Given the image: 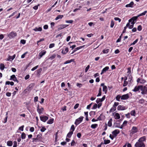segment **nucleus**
Segmentation results:
<instances>
[{"mask_svg":"<svg viewBox=\"0 0 147 147\" xmlns=\"http://www.w3.org/2000/svg\"><path fill=\"white\" fill-rule=\"evenodd\" d=\"M40 120L44 122H45L46 121L48 120V117L45 116H40Z\"/></svg>","mask_w":147,"mask_h":147,"instance_id":"6e6552de","label":"nucleus"},{"mask_svg":"<svg viewBox=\"0 0 147 147\" xmlns=\"http://www.w3.org/2000/svg\"><path fill=\"white\" fill-rule=\"evenodd\" d=\"M46 129V128L44 127H42L40 129V131L42 132H44Z\"/></svg>","mask_w":147,"mask_h":147,"instance_id":"a18cd8bd","label":"nucleus"},{"mask_svg":"<svg viewBox=\"0 0 147 147\" xmlns=\"http://www.w3.org/2000/svg\"><path fill=\"white\" fill-rule=\"evenodd\" d=\"M144 102V100L143 99H141L139 100V102L140 103L142 104H143Z\"/></svg>","mask_w":147,"mask_h":147,"instance_id":"de8ad7c7","label":"nucleus"},{"mask_svg":"<svg viewBox=\"0 0 147 147\" xmlns=\"http://www.w3.org/2000/svg\"><path fill=\"white\" fill-rule=\"evenodd\" d=\"M98 126V125L97 124H92L91 126V127L93 129H95Z\"/></svg>","mask_w":147,"mask_h":147,"instance_id":"473e14b6","label":"nucleus"},{"mask_svg":"<svg viewBox=\"0 0 147 147\" xmlns=\"http://www.w3.org/2000/svg\"><path fill=\"white\" fill-rule=\"evenodd\" d=\"M85 46V45H83L82 46H81L79 47H78L76 48H75L74 50V51L72 52L71 54H73L77 50H78L82 48L83 47H84Z\"/></svg>","mask_w":147,"mask_h":147,"instance_id":"b1692460","label":"nucleus"},{"mask_svg":"<svg viewBox=\"0 0 147 147\" xmlns=\"http://www.w3.org/2000/svg\"><path fill=\"white\" fill-rule=\"evenodd\" d=\"M10 80H12L14 82H16L17 83L18 82V80H17L16 77L14 75H13L11 76Z\"/></svg>","mask_w":147,"mask_h":147,"instance_id":"9b49d317","label":"nucleus"},{"mask_svg":"<svg viewBox=\"0 0 147 147\" xmlns=\"http://www.w3.org/2000/svg\"><path fill=\"white\" fill-rule=\"evenodd\" d=\"M24 126L23 125L19 127V129L22 131L24 130Z\"/></svg>","mask_w":147,"mask_h":147,"instance_id":"864d4df0","label":"nucleus"},{"mask_svg":"<svg viewBox=\"0 0 147 147\" xmlns=\"http://www.w3.org/2000/svg\"><path fill=\"white\" fill-rule=\"evenodd\" d=\"M68 51V49L67 47H66L65 49H63L62 50L61 53L63 54H66Z\"/></svg>","mask_w":147,"mask_h":147,"instance_id":"412c9836","label":"nucleus"},{"mask_svg":"<svg viewBox=\"0 0 147 147\" xmlns=\"http://www.w3.org/2000/svg\"><path fill=\"white\" fill-rule=\"evenodd\" d=\"M140 89V85L138 86H135L134 89L132 90V91L135 92H140L139 90Z\"/></svg>","mask_w":147,"mask_h":147,"instance_id":"1a4fd4ad","label":"nucleus"},{"mask_svg":"<svg viewBox=\"0 0 147 147\" xmlns=\"http://www.w3.org/2000/svg\"><path fill=\"white\" fill-rule=\"evenodd\" d=\"M73 22V21L72 20H71L65 21V22L66 23H67L71 24Z\"/></svg>","mask_w":147,"mask_h":147,"instance_id":"09e8293b","label":"nucleus"},{"mask_svg":"<svg viewBox=\"0 0 147 147\" xmlns=\"http://www.w3.org/2000/svg\"><path fill=\"white\" fill-rule=\"evenodd\" d=\"M138 39H136L131 44V45H135L138 42Z\"/></svg>","mask_w":147,"mask_h":147,"instance_id":"6e6d98bb","label":"nucleus"},{"mask_svg":"<svg viewBox=\"0 0 147 147\" xmlns=\"http://www.w3.org/2000/svg\"><path fill=\"white\" fill-rule=\"evenodd\" d=\"M137 82L138 83H140L141 84H143L145 83L146 82V81L142 79L138 78L137 80Z\"/></svg>","mask_w":147,"mask_h":147,"instance_id":"f3484780","label":"nucleus"},{"mask_svg":"<svg viewBox=\"0 0 147 147\" xmlns=\"http://www.w3.org/2000/svg\"><path fill=\"white\" fill-rule=\"evenodd\" d=\"M84 117L82 116H81L78 119H76L75 122L74 124L77 125L80 123L82 121Z\"/></svg>","mask_w":147,"mask_h":147,"instance_id":"39448f33","label":"nucleus"},{"mask_svg":"<svg viewBox=\"0 0 147 147\" xmlns=\"http://www.w3.org/2000/svg\"><path fill=\"white\" fill-rule=\"evenodd\" d=\"M110 140H104V144H108L110 143Z\"/></svg>","mask_w":147,"mask_h":147,"instance_id":"ea45409f","label":"nucleus"},{"mask_svg":"<svg viewBox=\"0 0 147 147\" xmlns=\"http://www.w3.org/2000/svg\"><path fill=\"white\" fill-rule=\"evenodd\" d=\"M21 137L22 139L24 140L25 139L26 137V134L24 132H22L21 134Z\"/></svg>","mask_w":147,"mask_h":147,"instance_id":"2f4dec72","label":"nucleus"},{"mask_svg":"<svg viewBox=\"0 0 147 147\" xmlns=\"http://www.w3.org/2000/svg\"><path fill=\"white\" fill-rule=\"evenodd\" d=\"M97 107V105L95 103L93 106L92 109H96Z\"/></svg>","mask_w":147,"mask_h":147,"instance_id":"774afa93","label":"nucleus"},{"mask_svg":"<svg viewBox=\"0 0 147 147\" xmlns=\"http://www.w3.org/2000/svg\"><path fill=\"white\" fill-rule=\"evenodd\" d=\"M44 109L43 108L41 107L40 108H39V107H38L37 111L39 114L42 113Z\"/></svg>","mask_w":147,"mask_h":147,"instance_id":"2eb2a0df","label":"nucleus"},{"mask_svg":"<svg viewBox=\"0 0 147 147\" xmlns=\"http://www.w3.org/2000/svg\"><path fill=\"white\" fill-rule=\"evenodd\" d=\"M75 130V127L74 125H72L70 128V131H72L73 132Z\"/></svg>","mask_w":147,"mask_h":147,"instance_id":"79ce46f5","label":"nucleus"},{"mask_svg":"<svg viewBox=\"0 0 147 147\" xmlns=\"http://www.w3.org/2000/svg\"><path fill=\"white\" fill-rule=\"evenodd\" d=\"M33 30L35 32H40L42 30V28L41 27H36Z\"/></svg>","mask_w":147,"mask_h":147,"instance_id":"6ab92c4d","label":"nucleus"},{"mask_svg":"<svg viewBox=\"0 0 147 147\" xmlns=\"http://www.w3.org/2000/svg\"><path fill=\"white\" fill-rule=\"evenodd\" d=\"M119 104V103L118 102H114L113 106L116 107Z\"/></svg>","mask_w":147,"mask_h":147,"instance_id":"338daca9","label":"nucleus"},{"mask_svg":"<svg viewBox=\"0 0 147 147\" xmlns=\"http://www.w3.org/2000/svg\"><path fill=\"white\" fill-rule=\"evenodd\" d=\"M129 23H127L126 25V26L124 27V31H123V32H124V31H125L126 30V29L127 28V27H128L129 28Z\"/></svg>","mask_w":147,"mask_h":147,"instance_id":"3c124183","label":"nucleus"},{"mask_svg":"<svg viewBox=\"0 0 147 147\" xmlns=\"http://www.w3.org/2000/svg\"><path fill=\"white\" fill-rule=\"evenodd\" d=\"M16 55L14 54L12 56H9L7 60L8 61H11L13 60L15 57Z\"/></svg>","mask_w":147,"mask_h":147,"instance_id":"a211bd4d","label":"nucleus"},{"mask_svg":"<svg viewBox=\"0 0 147 147\" xmlns=\"http://www.w3.org/2000/svg\"><path fill=\"white\" fill-rule=\"evenodd\" d=\"M73 61H74V60L73 59H71L69 60H67V61H65L64 63V64H65L69 63H71L72 62H73Z\"/></svg>","mask_w":147,"mask_h":147,"instance_id":"f704fd0d","label":"nucleus"},{"mask_svg":"<svg viewBox=\"0 0 147 147\" xmlns=\"http://www.w3.org/2000/svg\"><path fill=\"white\" fill-rule=\"evenodd\" d=\"M68 26L67 25H65V24H62L59 26V27L58 28V30H62L66 27H67Z\"/></svg>","mask_w":147,"mask_h":147,"instance_id":"ddd939ff","label":"nucleus"},{"mask_svg":"<svg viewBox=\"0 0 147 147\" xmlns=\"http://www.w3.org/2000/svg\"><path fill=\"white\" fill-rule=\"evenodd\" d=\"M138 131V128L135 126H133L132 127L131 130H130V133L129 135L130 136L132 137L133 135L137 133Z\"/></svg>","mask_w":147,"mask_h":147,"instance_id":"20e7f679","label":"nucleus"},{"mask_svg":"<svg viewBox=\"0 0 147 147\" xmlns=\"http://www.w3.org/2000/svg\"><path fill=\"white\" fill-rule=\"evenodd\" d=\"M96 102L97 103H99L100 102L101 103V102L100 101V98H98L96 100Z\"/></svg>","mask_w":147,"mask_h":147,"instance_id":"680f3d73","label":"nucleus"},{"mask_svg":"<svg viewBox=\"0 0 147 147\" xmlns=\"http://www.w3.org/2000/svg\"><path fill=\"white\" fill-rule=\"evenodd\" d=\"M40 6V4H38L37 5H35L33 7V8L34 9L36 10L38 9V6Z\"/></svg>","mask_w":147,"mask_h":147,"instance_id":"603ef678","label":"nucleus"},{"mask_svg":"<svg viewBox=\"0 0 147 147\" xmlns=\"http://www.w3.org/2000/svg\"><path fill=\"white\" fill-rule=\"evenodd\" d=\"M147 11H144L143 12L139 14L137 16H135V17H137V18L138 17L140 16L145 15L147 13Z\"/></svg>","mask_w":147,"mask_h":147,"instance_id":"393cba45","label":"nucleus"},{"mask_svg":"<svg viewBox=\"0 0 147 147\" xmlns=\"http://www.w3.org/2000/svg\"><path fill=\"white\" fill-rule=\"evenodd\" d=\"M17 146V142L16 141H14L13 142V147H16Z\"/></svg>","mask_w":147,"mask_h":147,"instance_id":"0e129e2a","label":"nucleus"},{"mask_svg":"<svg viewBox=\"0 0 147 147\" xmlns=\"http://www.w3.org/2000/svg\"><path fill=\"white\" fill-rule=\"evenodd\" d=\"M114 20L116 21H118L119 22H120L121 19L118 17H115L114 18Z\"/></svg>","mask_w":147,"mask_h":147,"instance_id":"4d7b16f0","label":"nucleus"},{"mask_svg":"<svg viewBox=\"0 0 147 147\" xmlns=\"http://www.w3.org/2000/svg\"><path fill=\"white\" fill-rule=\"evenodd\" d=\"M102 116V115L101 114L97 118V119L98 121V120H102L101 116Z\"/></svg>","mask_w":147,"mask_h":147,"instance_id":"e2e57ef3","label":"nucleus"},{"mask_svg":"<svg viewBox=\"0 0 147 147\" xmlns=\"http://www.w3.org/2000/svg\"><path fill=\"white\" fill-rule=\"evenodd\" d=\"M138 30L139 31H140L141 30H142V27L141 25H139V26L138 27Z\"/></svg>","mask_w":147,"mask_h":147,"instance_id":"052dcab7","label":"nucleus"},{"mask_svg":"<svg viewBox=\"0 0 147 147\" xmlns=\"http://www.w3.org/2000/svg\"><path fill=\"white\" fill-rule=\"evenodd\" d=\"M120 131L118 129H115L112 132V134L115 137L119 133Z\"/></svg>","mask_w":147,"mask_h":147,"instance_id":"4468645a","label":"nucleus"},{"mask_svg":"<svg viewBox=\"0 0 147 147\" xmlns=\"http://www.w3.org/2000/svg\"><path fill=\"white\" fill-rule=\"evenodd\" d=\"M76 86H77L79 88H81L82 86V85L81 84L77 83L76 84Z\"/></svg>","mask_w":147,"mask_h":147,"instance_id":"13d9d810","label":"nucleus"},{"mask_svg":"<svg viewBox=\"0 0 147 147\" xmlns=\"http://www.w3.org/2000/svg\"><path fill=\"white\" fill-rule=\"evenodd\" d=\"M27 52H26L24 54H23V55H21V57L22 58H24L25 57V56L26 55L27 53Z\"/></svg>","mask_w":147,"mask_h":147,"instance_id":"bf43d9fd","label":"nucleus"},{"mask_svg":"<svg viewBox=\"0 0 147 147\" xmlns=\"http://www.w3.org/2000/svg\"><path fill=\"white\" fill-rule=\"evenodd\" d=\"M54 121V119L52 118L50 119L47 122V123L49 124H51L53 123Z\"/></svg>","mask_w":147,"mask_h":147,"instance_id":"c85d7f7f","label":"nucleus"},{"mask_svg":"<svg viewBox=\"0 0 147 147\" xmlns=\"http://www.w3.org/2000/svg\"><path fill=\"white\" fill-rule=\"evenodd\" d=\"M90 68V65H88L87 67L86 68H85V72H86L88 69H89V68Z\"/></svg>","mask_w":147,"mask_h":147,"instance_id":"69168bd1","label":"nucleus"},{"mask_svg":"<svg viewBox=\"0 0 147 147\" xmlns=\"http://www.w3.org/2000/svg\"><path fill=\"white\" fill-rule=\"evenodd\" d=\"M7 113L6 114V117H5V119H4V121H3V122L5 123H6L7 121Z\"/></svg>","mask_w":147,"mask_h":147,"instance_id":"37998d69","label":"nucleus"},{"mask_svg":"<svg viewBox=\"0 0 147 147\" xmlns=\"http://www.w3.org/2000/svg\"><path fill=\"white\" fill-rule=\"evenodd\" d=\"M113 116H114V118L115 119H119L120 118V115L118 113H113Z\"/></svg>","mask_w":147,"mask_h":147,"instance_id":"423d86ee","label":"nucleus"},{"mask_svg":"<svg viewBox=\"0 0 147 147\" xmlns=\"http://www.w3.org/2000/svg\"><path fill=\"white\" fill-rule=\"evenodd\" d=\"M109 69V67L108 66H107L104 68L102 70L101 72L100 73L101 75L103 74L104 73L106 72Z\"/></svg>","mask_w":147,"mask_h":147,"instance_id":"aec40b11","label":"nucleus"},{"mask_svg":"<svg viewBox=\"0 0 147 147\" xmlns=\"http://www.w3.org/2000/svg\"><path fill=\"white\" fill-rule=\"evenodd\" d=\"M146 137L143 136L139 138L134 145L135 147H145L144 142H146Z\"/></svg>","mask_w":147,"mask_h":147,"instance_id":"f257e3e1","label":"nucleus"},{"mask_svg":"<svg viewBox=\"0 0 147 147\" xmlns=\"http://www.w3.org/2000/svg\"><path fill=\"white\" fill-rule=\"evenodd\" d=\"M56 57V55L55 54H53L50 57L49 59L51 60H52L54 59Z\"/></svg>","mask_w":147,"mask_h":147,"instance_id":"58836bf2","label":"nucleus"},{"mask_svg":"<svg viewBox=\"0 0 147 147\" xmlns=\"http://www.w3.org/2000/svg\"><path fill=\"white\" fill-rule=\"evenodd\" d=\"M130 114L132 116H135L136 113L135 110H132L130 112Z\"/></svg>","mask_w":147,"mask_h":147,"instance_id":"c9c22d12","label":"nucleus"},{"mask_svg":"<svg viewBox=\"0 0 147 147\" xmlns=\"http://www.w3.org/2000/svg\"><path fill=\"white\" fill-rule=\"evenodd\" d=\"M137 19V17H134L129 19L128 23H129V28L130 29H132L134 27V24H135L136 20Z\"/></svg>","mask_w":147,"mask_h":147,"instance_id":"f03ea898","label":"nucleus"},{"mask_svg":"<svg viewBox=\"0 0 147 147\" xmlns=\"http://www.w3.org/2000/svg\"><path fill=\"white\" fill-rule=\"evenodd\" d=\"M5 65L2 63H1L0 64V69L1 70H3L5 68Z\"/></svg>","mask_w":147,"mask_h":147,"instance_id":"cd10ccee","label":"nucleus"},{"mask_svg":"<svg viewBox=\"0 0 147 147\" xmlns=\"http://www.w3.org/2000/svg\"><path fill=\"white\" fill-rule=\"evenodd\" d=\"M127 121H125L123 122L122 125L120 127H117L120 128L121 129H122L123 127L127 125Z\"/></svg>","mask_w":147,"mask_h":147,"instance_id":"dca6fc26","label":"nucleus"},{"mask_svg":"<svg viewBox=\"0 0 147 147\" xmlns=\"http://www.w3.org/2000/svg\"><path fill=\"white\" fill-rule=\"evenodd\" d=\"M114 25V22L113 20H112L111 22L110 27L111 28H112L113 27Z\"/></svg>","mask_w":147,"mask_h":147,"instance_id":"c03bdc74","label":"nucleus"},{"mask_svg":"<svg viewBox=\"0 0 147 147\" xmlns=\"http://www.w3.org/2000/svg\"><path fill=\"white\" fill-rule=\"evenodd\" d=\"M118 110H124L127 109V108L125 107L119 105L117 108Z\"/></svg>","mask_w":147,"mask_h":147,"instance_id":"f8f14e48","label":"nucleus"},{"mask_svg":"<svg viewBox=\"0 0 147 147\" xmlns=\"http://www.w3.org/2000/svg\"><path fill=\"white\" fill-rule=\"evenodd\" d=\"M141 94L143 95L147 94V85L144 86L140 85Z\"/></svg>","mask_w":147,"mask_h":147,"instance_id":"7ed1b4c3","label":"nucleus"},{"mask_svg":"<svg viewBox=\"0 0 147 147\" xmlns=\"http://www.w3.org/2000/svg\"><path fill=\"white\" fill-rule=\"evenodd\" d=\"M130 96L129 94H127L123 95L121 96V100H126L128 99L129 97Z\"/></svg>","mask_w":147,"mask_h":147,"instance_id":"0eeeda50","label":"nucleus"},{"mask_svg":"<svg viewBox=\"0 0 147 147\" xmlns=\"http://www.w3.org/2000/svg\"><path fill=\"white\" fill-rule=\"evenodd\" d=\"M121 98V96L119 95H117L116 97V99L117 101H119L120 98Z\"/></svg>","mask_w":147,"mask_h":147,"instance_id":"a19ab883","label":"nucleus"},{"mask_svg":"<svg viewBox=\"0 0 147 147\" xmlns=\"http://www.w3.org/2000/svg\"><path fill=\"white\" fill-rule=\"evenodd\" d=\"M109 51V49H104L102 51V52L104 54H107Z\"/></svg>","mask_w":147,"mask_h":147,"instance_id":"4c0bfd02","label":"nucleus"},{"mask_svg":"<svg viewBox=\"0 0 147 147\" xmlns=\"http://www.w3.org/2000/svg\"><path fill=\"white\" fill-rule=\"evenodd\" d=\"M112 119L111 118L109 121L108 123V125L109 127H111L112 125Z\"/></svg>","mask_w":147,"mask_h":147,"instance_id":"7c9ffc66","label":"nucleus"},{"mask_svg":"<svg viewBox=\"0 0 147 147\" xmlns=\"http://www.w3.org/2000/svg\"><path fill=\"white\" fill-rule=\"evenodd\" d=\"M116 110V107L113 106V107H112L111 109L110 110V111L111 112H113L115 111Z\"/></svg>","mask_w":147,"mask_h":147,"instance_id":"e433bc0d","label":"nucleus"},{"mask_svg":"<svg viewBox=\"0 0 147 147\" xmlns=\"http://www.w3.org/2000/svg\"><path fill=\"white\" fill-rule=\"evenodd\" d=\"M128 84V82L125 80H124L123 84V86H126Z\"/></svg>","mask_w":147,"mask_h":147,"instance_id":"49530a36","label":"nucleus"},{"mask_svg":"<svg viewBox=\"0 0 147 147\" xmlns=\"http://www.w3.org/2000/svg\"><path fill=\"white\" fill-rule=\"evenodd\" d=\"M55 46V44L54 43L51 44L49 46V48H52Z\"/></svg>","mask_w":147,"mask_h":147,"instance_id":"5fc2aeb1","label":"nucleus"},{"mask_svg":"<svg viewBox=\"0 0 147 147\" xmlns=\"http://www.w3.org/2000/svg\"><path fill=\"white\" fill-rule=\"evenodd\" d=\"M13 143L11 141H8L7 142V145L8 146H11L12 145Z\"/></svg>","mask_w":147,"mask_h":147,"instance_id":"72a5a7b5","label":"nucleus"},{"mask_svg":"<svg viewBox=\"0 0 147 147\" xmlns=\"http://www.w3.org/2000/svg\"><path fill=\"white\" fill-rule=\"evenodd\" d=\"M63 17V15H60L57 16L55 18V20H57L59 19L62 18Z\"/></svg>","mask_w":147,"mask_h":147,"instance_id":"c756f323","label":"nucleus"},{"mask_svg":"<svg viewBox=\"0 0 147 147\" xmlns=\"http://www.w3.org/2000/svg\"><path fill=\"white\" fill-rule=\"evenodd\" d=\"M73 132H72V131H70L69 132L68 134L67 135V137L70 138L71 137L72 135L73 134Z\"/></svg>","mask_w":147,"mask_h":147,"instance_id":"a878e982","label":"nucleus"},{"mask_svg":"<svg viewBox=\"0 0 147 147\" xmlns=\"http://www.w3.org/2000/svg\"><path fill=\"white\" fill-rule=\"evenodd\" d=\"M102 91L105 92V94H106L107 92V88L106 86H104L102 88Z\"/></svg>","mask_w":147,"mask_h":147,"instance_id":"bb28decb","label":"nucleus"},{"mask_svg":"<svg viewBox=\"0 0 147 147\" xmlns=\"http://www.w3.org/2000/svg\"><path fill=\"white\" fill-rule=\"evenodd\" d=\"M134 3L132 1L129 4H127L125 5V7H133Z\"/></svg>","mask_w":147,"mask_h":147,"instance_id":"5701e85b","label":"nucleus"},{"mask_svg":"<svg viewBox=\"0 0 147 147\" xmlns=\"http://www.w3.org/2000/svg\"><path fill=\"white\" fill-rule=\"evenodd\" d=\"M16 34L15 32H11L9 35V36L10 37L13 38L16 36Z\"/></svg>","mask_w":147,"mask_h":147,"instance_id":"4be33fe9","label":"nucleus"},{"mask_svg":"<svg viewBox=\"0 0 147 147\" xmlns=\"http://www.w3.org/2000/svg\"><path fill=\"white\" fill-rule=\"evenodd\" d=\"M46 53V51H45L43 50L40 52L39 53L38 55L40 57L39 58V59H40L43 55H44Z\"/></svg>","mask_w":147,"mask_h":147,"instance_id":"9d476101","label":"nucleus"},{"mask_svg":"<svg viewBox=\"0 0 147 147\" xmlns=\"http://www.w3.org/2000/svg\"><path fill=\"white\" fill-rule=\"evenodd\" d=\"M32 142H38V141H39V140H38V138H32Z\"/></svg>","mask_w":147,"mask_h":147,"instance_id":"8fccbe9b","label":"nucleus"}]
</instances>
